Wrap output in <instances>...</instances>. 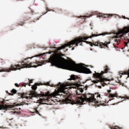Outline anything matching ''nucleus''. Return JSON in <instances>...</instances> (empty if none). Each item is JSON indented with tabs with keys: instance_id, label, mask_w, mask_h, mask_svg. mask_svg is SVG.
<instances>
[{
	"instance_id": "21",
	"label": "nucleus",
	"mask_w": 129,
	"mask_h": 129,
	"mask_svg": "<svg viewBox=\"0 0 129 129\" xmlns=\"http://www.w3.org/2000/svg\"><path fill=\"white\" fill-rule=\"evenodd\" d=\"M15 85L16 87H20V86L18 85V83H15Z\"/></svg>"
},
{
	"instance_id": "16",
	"label": "nucleus",
	"mask_w": 129,
	"mask_h": 129,
	"mask_svg": "<svg viewBox=\"0 0 129 129\" xmlns=\"http://www.w3.org/2000/svg\"><path fill=\"white\" fill-rule=\"evenodd\" d=\"M71 79L72 80H76V77L74 75H72L71 76Z\"/></svg>"
},
{
	"instance_id": "26",
	"label": "nucleus",
	"mask_w": 129,
	"mask_h": 129,
	"mask_svg": "<svg viewBox=\"0 0 129 129\" xmlns=\"http://www.w3.org/2000/svg\"><path fill=\"white\" fill-rule=\"evenodd\" d=\"M14 106H19V104H16V103H14Z\"/></svg>"
},
{
	"instance_id": "27",
	"label": "nucleus",
	"mask_w": 129,
	"mask_h": 129,
	"mask_svg": "<svg viewBox=\"0 0 129 129\" xmlns=\"http://www.w3.org/2000/svg\"><path fill=\"white\" fill-rule=\"evenodd\" d=\"M52 52V51H49L48 52L46 53L47 54H51Z\"/></svg>"
},
{
	"instance_id": "6",
	"label": "nucleus",
	"mask_w": 129,
	"mask_h": 129,
	"mask_svg": "<svg viewBox=\"0 0 129 129\" xmlns=\"http://www.w3.org/2000/svg\"><path fill=\"white\" fill-rule=\"evenodd\" d=\"M32 58H34V57H28L25 58L24 60L21 61V66L22 68H31L32 67H34V68H37L38 66H42L43 63L40 61L37 62V66L33 65V63L30 62L29 61H28V59H32ZM29 63H30L29 64Z\"/></svg>"
},
{
	"instance_id": "14",
	"label": "nucleus",
	"mask_w": 129,
	"mask_h": 129,
	"mask_svg": "<svg viewBox=\"0 0 129 129\" xmlns=\"http://www.w3.org/2000/svg\"><path fill=\"white\" fill-rule=\"evenodd\" d=\"M44 85H46V86H51V87H54V85H50V82H47L46 83H45L44 84Z\"/></svg>"
},
{
	"instance_id": "11",
	"label": "nucleus",
	"mask_w": 129,
	"mask_h": 129,
	"mask_svg": "<svg viewBox=\"0 0 129 129\" xmlns=\"http://www.w3.org/2000/svg\"><path fill=\"white\" fill-rule=\"evenodd\" d=\"M102 18H111L112 17V15L110 14H103V15L101 16Z\"/></svg>"
},
{
	"instance_id": "24",
	"label": "nucleus",
	"mask_w": 129,
	"mask_h": 129,
	"mask_svg": "<svg viewBox=\"0 0 129 129\" xmlns=\"http://www.w3.org/2000/svg\"><path fill=\"white\" fill-rule=\"evenodd\" d=\"M26 86H27V83H24L22 85V86H24V87H26Z\"/></svg>"
},
{
	"instance_id": "38",
	"label": "nucleus",
	"mask_w": 129,
	"mask_h": 129,
	"mask_svg": "<svg viewBox=\"0 0 129 129\" xmlns=\"http://www.w3.org/2000/svg\"><path fill=\"white\" fill-rule=\"evenodd\" d=\"M26 104H28V103Z\"/></svg>"
},
{
	"instance_id": "35",
	"label": "nucleus",
	"mask_w": 129,
	"mask_h": 129,
	"mask_svg": "<svg viewBox=\"0 0 129 129\" xmlns=\"http://www.w3.org/2000/svg\"><path fill=\"white\" fill-rule=\"evenodd\" d=\"M36 57H38V55H36Z\"/></svg>"
},
{
	"instance_id": "3",
	"label": "nucleus",
	"mask_w": 129,
	"mask_h": 129,
	"mask_svg": "<svg viewBox=\"0 0 129 129\" xmlns=\"http://www.w3.org/2000/svg\"><path fill=\"white\" fill-rule=\"evenodd\" d=\"M95 97H99L100 98V94L92 95L90 94H82L81 97H78L76 100V103L78 104H85V102L89 103H94L93 105H95V103H97V100Z\"/></svg>"
},
{
	"instance_id": "31",
	"label": "nucleus",
	"mask_w": 129,
	"mask_h": 129,
	"mask_svg": "<svg viewBox=\"0 0 129 129\" xmlns=\"http://www.w3.org/2000/svg\"><path fill=\"white\" fill-rule=\"evenodd\" d=\"M72 50H74V47H73Z\"/></svg>"
},
{
	"instance_id": "22",
	"label": "nucleus",
	"mask_w": 129,
	"mask_h": 129,
	"mask_svg": "<svg viewBox=\"0 0 129 129\" xmlns=\"http://www.w3.org/2000/svg\"><path fill=\"white\" fill-rule=\"evenodd\" d=\"M28 80L29 81L30 84H31V83H33V80H30V79H28Z\"/></svg>"
},
{
	"instance_id": "12",
	"label": "nucleus",
	"mask_w": 129,
	"mask_h": 129,
	"mask_svg": "<svg viewBox=\"0 0 129 129\" xmlns=\"http://www.w3.org/2000/svg\"><path fill=\"white\" fill-rule=\"evenodd\" d=\"M38 85H39V83H35V85L32 86V89H33V90H36V89H37V86H38Z\"/></svg>"
},
{
	"instance_id": "37",
	"label": "nucleus",
	"mask_w": 129,
	"mask_h": 129,
	"mask_svg": "<svg viewBox=\"0 0 129 129\" xmlns=\"http://www.w3.org/2000/svg\"><path fill=\"white\" fill-rule=\"evenodd\" d=\"M17 26H19V25H18V24H17Z\"/></svg>"
},
{
	"instance_id": "36",
	"label": "nucleus",
	"mask_w": 129,
	"mask_h": 129,
	"mask_svg": "<svg viewBox=\"0 0 129 129\" xmlns=\"http://www.w3.org/2000/svg\"><path fill=\"white\" fill-rule=\"evenodd\" d=\"M2 103H4V102H2Z\"/></svg>"
},
{
	"instance_id": "18",
	"label": "nucleus",
	"mask_w": 129,
	"mask_h": 129,
	"mask_svg": "<svg viewBox=\"0 0 129 129\" xmlns=\"http://www.w3.org/2000/svg\"><path fill=\"white\" fill-rule=\"evenodd\" d=\"M12 93H13L14 94H16V93H17V91L16 90V89H12V90L11 91Z\"/></svg>"
},
{
	"instance_id": "10",
	"label": "nucleus",
	"mask_w": 129,
	"mask_h": 129,
	"mask_svg": "<svg viewBox=\"0 0 129 129\" xmlns=\"http://www.w3.org/2000/svg\"><path fill=\"white\" fill-rule=\"evenodd\" d=\"M94 77H96V78H98V79H99V80L93 81V83H98V82H102L103 83V84H105V82H102V81H100V79H99V78H98L96 76H94Z\"/></svg>"
},
{
	"instance_id": "9",
	"label": "nucleus",
	"mask_w": 129,
	"mask_h": 129,
	"mask_svg": "<svg viewBox=\"0 0 129 129\" xmlns=\"http://www.w3.org/2000/svg\"><path fill=\"white\" fill-rule=\"evenodd\" d=\"M13 105H4V104H0V110L4 109H9V108H12Z\"/></svg>"
},
{
	"instance_id": "8",
	"label": "nucleus",
	"mask_w": 129,
	"mask_h": 129,
	"mask_svg": "<svg viewBox=\"0 0 129 129\" xmlns=\"http://www.w3.org/2000/svg\"><path fill=\"white\" fill-rule=\"evenodd\" d=\"M107 92L108 93H109V97H110V98H113V97H116V99L117 101L116 102V104H117V103L122 102V101H123V100H122V98H123L124 99H129V97H128L127 96H118V95H117V93L111 94L110 92H111V90H108Z\"/></svg>"
},
{
	"instance_id": "13",
	"label": "nucleus",
	"mask_w": 129,
	"mask_h": 129,
	"mask_svg": "<svg viewBox=\"0 0 129 129\" xmlns=\"http://www.w3.org/2000/svg\"><path fill=\"white\" fill-rule=\"evenodd\" d=\"M111 129H122V128H119L117 126H111L110 127Z\"/></svg>"
},
{
	"instance_id": "15",
	"label": "nucleus",
	"mask_w": 129,
	"mask_h": 129,
	"mask_svg": "<svg viewBox=\"0 0 129 129\" xmlns=\"http://www.w3.org/2000/svg\"><path fill=\"white\" fill-rule=\"evenodd\" d=\"M18 26H24L25 25V21H21L20 23H18Z\"/></svg>"
},
{
	"instance_id": "7",
	"label": "nucleus",
	"mask_w": 129,
	"mask_h": 129,
	"mask_svg": "<svg viewBox=\"0 0 129 129\" xmlns=\"http://www.w3.org/2000/svg\"><path fill=\"white\" fill-rule=\"evenodd\" d=\"M108 71H109V68H108V66H106L104 67V72L102 71L101 73H96L94 74V76L99 78L100 81L103 82H106V81H109V80L105 78H104L102 75H103L104 73H108Z\"/></svg>"
},
{
	"instance_id": "33",
	"label": "nucleus",
	"mask_w": 129,
	"mask_h": 129,
	"mask_svg": "<svg viewBox=\"0 0 129 129\" xmlns=\"http://www.w3.org/2000/svg\"><path fill=\"white\" fill-rule=\"evenodd\" d=\"M47 13H48V11H46V12L44 14H47Z\"/></svg>"
},
{
	"instance_id": "5",
	"label": "nucleus",
	"mask_w": 129,
	"mask_h": 129,
	"mask_svg": "<svg viewBox=\"0 0 129 129\" xmlns=\"http://www.w3.org/2000/svg\"><path fill=\"white\" fill-rule=\"evenodd\" d=\"M86 39L87 38L85 37L76 38L74 40L69 42L68 43L62 45L60 47L57 48V49L55 50V52H56V53H59V51L60 52V50H62V49H65L66 47H70V48H71L73 45H76L75 47H77L78 46L79 43L83 42L82 40H86Z\"/></svg>"
},
{
	"instance_id": "17",
	"label": "nucleus",
	"mask_w": 129,
	"mask_h": 129,
	"mask_svg": "<svg viewBox=\"0 0 129 129\" xmlns=\"http://www.w3.org/2000/svg\"><path fill=\"white\" fill-rule=\"evenodd\" d=\"M122 75H128V76L129 77V72H123V73H122Z\"/></svg>"
},
{
	"instance_id": "23",
	"label": "nucleus",
	"mask_w": 129,
	"mask_h": 129,
	"mask_svg": "<svg viewBox=\"0 0 129 129\" xmlns=\"http://www.w3.org/2000/svg\"><path fill=\"white\" fill-rule=\"evenodd\" d=\"M79 91H80V92H81V93H82V92H83V89H79Z\"/></svg>"
},
{
	"instance_id": "2",
	"label": "nucleus",
	"mask_w": 129,
	"mask_h": 129,
	"mask_svg": "<svg viewBox=\"0 0 129 129\" xmlns=\"http://www.w3.org/2000/svg\"><path fill=\"white\" fill-rule=\"evenodd\" d=\"M57 86H59L57 91L51 94H50V92L43 93L42 94H37V92L35 91H31L29 93V96H27V94L25 93H19V96H20L21 98H26V99H32V97L45 96V98L40 99L41 102H44V101H49L48 97H55L57 95H60V97L62 98L63 101L67 103L70 102L71 100L69 99V95L66 93L65 90L67 89L69 90V89H72V88L73 89H77V86H74L67 88V86L61 85L60 83L57 84Z\"/></svg>"
},
{
	"instance_id": "30",
	"label": "nucleus",
	"mask_w": 129,
	"mask_h": 129,
	"mask_svg": "<svg viewBox=\"0 0 129 129\" xmlns=\"http://www.w3.org/2000/svg\"><path fill=\"white\" fill-rule=\"evenodd\" d=\"M28 84V85H29V86H31V84H30V83H29V84Z\"/></svg>"
},
{
	"instance_id": "34",
	"label": "nucleus",
	"mask_w": 129,
	"mask_h": 129,
	"mask_svg": "<svg viewBox=\"0 0 129 129\" xmlns=\"http://www.w3.org/2000/svg\"><path fill=\"white\" fill-rule=\"evenodd\" d=\"M115 105V103H114V104H113V105Z\"/></svg>"
},
{
	"instance_id": "25",
	"label": "nucleus",
	"mask_w": 129,
	"mask_h": 129,
	"mask_svg": "<svg viewBox=\"0 0 129 129\" xmlns=\"http://www.w3.org/2000/svg\"><path fill=\"white\" fill-rule=\"evenodd\" d=\"M123 19H127V20H129V18H125V16H123Z\"/></svg>"
},
{
	"instance_id": "29",
	"label": "nucleus",
	"mask_w": 129,
	"mask_h": 129,
	"mask_svg": "<svg viewBox=\"0 0 129 129\" xmlns=\"http://www.w3.org/2000/svg\"><path fill=\"white\" fill-rule=\"evenodd\" d=\"M113 99H114V98H112V99H109V101H111V100H113Z\"/></svg>"
},
{
	"instance_id": "28",
	"label": "nucleus",
	"mask_w": 129,
	"mask_h": 129,
	"mask_svg": "<svg viewBox=\"0 0 129 129\" xmlns=\"http://www.w3.org/2000/svg\"><path fill=\"white\" fill-rule=\"evenodd\" d=\"M76 93H77V95H80V94H81L78 93V92H77V91Z\"/></svg>"
},
{
	"instance_id": "4",
	"label": "nucleus",
	"mask_w": 129,
	"mask_h": 129,
	"mask_svg": "<svg viewBox=\"0 0 129 129\" xmlns=\"http://www.w3.org/2000/svg\"><path fill=\"white\" fill-rule=\"evenodd\" d=\"M105 35H108V32H104L101 34H92L91 36L89 37H85V36H83V37H79L78 38H86V39H83L81 42H85V43H86L87 44H89L90 45H91V47H93L94 46H97L98 47H100V48H104V47H106L107 48H108V46L107 45L108 44H110V41H109L108 42L107 41H105L104 43L102 42H96L93 43L91 42L87 41L86 40L87 39H91V38H93V37H98V36H105Z\"/></svg>"
},
{
	"instance_id": "1",
	"label": "nucleus",
	"mask_w": 129,
	"mask_h": 129,
	"mask_svg": "<svg viewBox=\"0 0 129 129\" xmlns=\"http://www.w3.org/2000/svg\"><path fill=\"white\" fill-rule=\"evenodd\" d=\"M48 62L51 63V66H55L58 68H61V69L76 71L79 73H85V74H91L92 73L89 69L81 64L75 63L72 59L67 62L65 58L59 56L58 54H51Z\"/></svg>"
},
{
	"instance_id": "20",
	"label": "nucleus",
	"mask_w": 129,
	"mask_h": 129,
	"mask_svg": "<svg viewBox=\"0 0 129 129\" xmlns=\"http://www.w3.org/2000/svg\"><path fill=\"white\" fill-rule=\"evenodd\" d=\"M30 10H31V14H34L35 12L32 9H31V8L29 7Z\"/></svg>"
},
{
	"instance_id": "19",
	"label": "nucleus",
	"mask_w": 129,
	"mask_h": 129,
	"mask_svg": "<svg viewBox=\"0 0 129 129\" xmlns=\"http://www.w3.org/2000/svg\"><path fill=\"white\" fill-rule=\"evenodd\" d=\"M24 104H26V102H23L20 103V105H24Z\"/></svg>"
},
{
	"instance_id": "32",
	"label": "nucleus",
	"mask_w": 129,
	"mask_h": 129,
	"mask_svg": "<svg viewBox=\"0 0 129 129\" xmlns=\"http://www.w3.org/2000/svg\"><path fill=\"white\" fill-rule=\"evenodd\" d=\"M59 11H60V12H62V10L61 9H59Z\"/></svg>"
}]
</instances>
